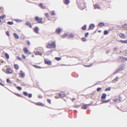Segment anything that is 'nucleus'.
<instances>
[{
	"mask_svg": "<svg viewBox=\"0 0 127 127\" xmlns=\"http://www.w3.org/2000/svg\"><path fill=\"white\" fill-rule=\"evenodd\" d=\"M76 2L78 7L81 9L83 10L86 8V4L78 0L76 1Z\"/></svg>",
	"mask_w": 127,
	"mask_h": 127,
	"instance_id": "1",
	"label": "nucleus"
},
{
	"mask_svg": "<svg viewBox=\"0 0 127 127\" xmlns=\"http://www.w3.org/2000/svg\"><path fill=\"white\" fill-rule=\"evenodd\" d=\"M50 42H48L46 46L48 48H54L56 47V42L55 41L52 42L51 43H50Z\"/></svg>",
	"mask_w": 127,
	"mask_h": 127,
	"instance_id": "2",
	"label": "nucleus"
},
{
	"mask_svg": "<svg viewBox=\"0 0 127 127\" xmlns=\"http://www.w3.org/2000/svg\"><path fill=\"white\" fill-rule=\"evenodd\" d=\"M118 62H124L127 61V58L123 56H119L117 59Z\"/></svg>",
	"mask_w": 127,
	"mask_h": 127,
	"instance_id": "3",
	"label": "nucleus"
},
{
	"mask_svg": "<svg viewBox=\"0 0 127 127\" xmlns=\"http://www.w3.org/2000/svg\"><path fill=\"white\" fill-rule=\"evenodd\" d=\"M35 20L38 22L39 23H42V20L43 19L42 18H39L38 16H36L35 17Z\"/></svg>",
	"mask_w": 127,
	"mask_h": 127,
	"instance_id": "4",
	"label": "nucleus"
},
{
	"mask_svg": "<svg viewBox=\"0 0 127 127\" xmlns=\"http://www.w3.org/2000/svg\"><path fill=\"white\" fill-rule=\"evenodd\" d=\"M125 65L124 64H121L119 66L118 68V69L120 71H121L124 70Z\"/></svg>",
	"mask_w": 127,
	"mask_h": 127,
	"instance_id": "5",
	"label": "nucleus"
},
{
	"mask_svg": "<svg viewBox=\"0 0 127 127\" xmlns=\"http://www.w3.org/2000/svg\"><path fill=\"white\" fill-rule=\"evenodd\" d=\"M45 63L46 64L49 65H51V62L50 60H48L47 59H44Z\"/></svg>",
	"mask_w": 127,
	"mask_h": 127,
	"instance_id": "6",
	"label": "nucleus"
},
{
	"mask_svg": "<svg viewBox=\"0 0 127 127\" xmlns=\"http://www.w3.org/2000/svg\"><path fill=\"white\" fill-rule=\"evenodd\" d=\"M6 73L8 74H11L12 73V70L9 68L7 67L6 69Z\"/></svg>",
	"mask_w": 127,
	"mask_h": 127,
	"instance_id": "7",
	"label": "nucleus"
},
{
	"mask_svg": "<svg viewBox=\"0 0 127 127\" xmlns=\"http://www.w3.org/2000/svg\"><path fill=\"white\" fill-rule=\"evenodd\" d=\"M19 74L22 78H23L25 76V73L22 70H20Z\"/></svg>",
	"mask_w": 127,
	"mask_h": 127,
	"instance_id": "8",
	"label": "nucleus"
},
{
	"mask_svg": "<svg viewBox=\"0 0 127 127\" xmlns=\"http://www.w3.org/2000/svg\"><path fill=\"white\" fill-rule=\"evenodd\" d=\"M107 96V95L105 93L102 94L101 97L102 100H104L106 99V97Z\"/></svg>",
	"mask_w": 127,
	"mask_h": 127,
	"instance_id": "9",
	"label": "nucleus"
},
{
	"mask_svg": "<svg viewBox=\"0 0 127 127\" xmlns=\"http://www.w3.org/2000/svg\"><path fill=\"white\" fill-rule=\"evenodd\" d=\"M39 29L38 27L36 26L33 29V31L35 32L36 33H39Z\"/></svg>",
	"mask_w": 127,
	"mask_h": 127,
	"instance_id": "10",
	"label": "nucleus"
},
{
	"mask_svg": "<svg viewBox=\"0 0 127 127\" xmlns=\"http://www.w3.org/2000/svg\"><path fill=\"white\" fill-rule=\"evenodd\" d=\"M95 25L94 24H90L88 28V30H90L91 29H93L95 27Z\"/></svg>",
	"mask_w": 127,
	"mask_h": 127,
	"instance_id": "11",
	"label": "nucleus"
},
{
	"mask_svg": "<svg viewBox=\"0 0 127 127\" xmlns=\"http://www.w3.org/2000/svg\"><path fill=\"white\" fill-rule=\"evenodd\" d=\"M35 104L36 105L41 106L42 107H44L45 106V105L43 103H42L40 102H38L35 103Z\"/></svg>",
	"mask_w": 127,
	"mask_h": 127,
	"instance_id": "12",
	"label": "nucleus"
},
{
	"mask_svg": "<svg viewBox=\"0 0 127 127\" xmlns=\"http://www.w3.org/2000/svg\"><path fill=\"white\" fill-rule=\"evenodd\" d=\"M119 36L121 38H126L127 36H126L125 34L122 33H120L119 34Z\"/></svg>",
	"mask_w": 127,
	"mask_h": 127,
	"instance_id": "13",
	"label": "nucleus"
},
{
	"mask_svg": "<svg viewBox=\"0 0 127 127\" xmlns=\"http://www.w3.org/2000/svg\"><path fill=\"white\" fill-rule=\"evenodd\" d=\"M59 95L60 97L62 98L64 97L65 96V94L64 93V92H60L59 93Z\"/></svg>",
	"mask_w": 127,
	"mask_h": 127,
	"instance_id": "14",
	"label": "nucleus"
},
{
	"mask_svg": "<svg viewBox=\"0 0 127 127\" xmlns=\"http://www.w3.org/2000/svg\"><path fill=\"white\" fill-rule=\"evenodd\" d=\"M61 29L60 28L58 27V28L56 29L55 32L57 34H59L61 33Z\"/></svg>",
	"mask_w": 127,
	"mask_h": 127,
	"instance_id": "15",
	"label": "nucleus"
},
{
	"mask_svg": "<svg viewBox=\"0 0 127 127\" xmlns=\"http://www.w3.org/2000/svg\"><path fill=\"white\" fill-rule=\"evenodd\" d=\"M13 35L16 39H18L19 38V36L16 33H13Z\"/></svg>",
	"mask_w": 127,
	"mask_h": 127,
	"instance_id": "16",
	"label": "nucleus"
},
{
	"mask_svg": "<svg viewBox=\"0 0 127 127\" xmlns=\"http://www.w3.org/2000/svg\"><path fill=\"white\" fill-rule=\"evenodd\" d=\"M25 25L27 26H29V27L31 28H32V26L31 25V23L28 21L26 22L25 24Z\"/></svg>",
	"mask_w": 127,
	"mask_h": 127,
	"instance_id": "17",
	"label": "nucleus"
},
{
	"mask_svg": "<svg viewBox=\"0 0 127 127\" xmlns=\"http://www.w3.org/2000/svg\"><path fill=\"white\" fill-rule=\"evenodd\" d=\"M87 104H85L82 105L81 107V108L84 109H86L87 108Z\"/></svg>",
	"mask_w": 127,
	"mask_h": 127,
	"instance_id": "18",
	"label": "nucleus"
},
{
	"mask_svg": "<svg viewBox=\"0 0 127 127\" xmlns=\"http://www.w3.org/2000/svg\"><path fill=\"white\" fill-rule=\"evenodd\" d=\"M94 8L95 9L98 8L99 9L100 8V7L97 4H94Z\"/></svg>",
	"mask_w": 127,
	"mask_h": 127,
	"instance_id": "19",
	"label": "nucleus"
},
{
	"mask_svg": "<svg viewBox=\"0 0 127 127\" xmlns=\"http://www.w3.org/2000/svg\"><path fill=\"white\" fill-rule=\"evenodd\" d=\"M105 25L104 23L101 22L99 23L98 25V26L99 27H101L102 26H104Z\"/></svg>",
	"mask_w": 127,
	"mask_h": 127,
	"instance_id": "20",
	"label": "nucleus"
},
{
	"mask_svg": "<svg viewBox=\"0 0 127 127\" xmlns=\"http://www.w3.org/2000/svg\"><path fill=\"white\" fill-rule=\"evenodd\" d=\"M39 6L42 9H45V6L43 5V4L41 3H40L39 4Z\"/></svg>",
	"mask_w": 127,
	"mask_h": 127,
	"instance_id": "21",
	"label": "nucleus"
},
{
	"mask_svg": "<svg viewBox=\"0 0 127 127\" xmlns=\"http://www.w3.org/2000/svg\"><path fill=\"white\" fill-rule=\"evenodd\" d=\"M64 3L66 4L67 5L70 2L69 0H64Z\"/></svg>",
	"mask_w": 127,
	"mask_h": 127,
	"instance_id": "22",
	"label": "nucleus"
},
{
	"mask_svg": "<svg viewBox=\"0 0 127 127\" xmlns=\"http://www.w3.org/2000/svg\"><path fill=\"white\" fill-rule=\"evenodd\" d=\"M118 41L122 43H127V40H119Z\"/></svg>",
	"mask_w": 127,
	"mask_h": 127,
	"instance_id": "23",
	"label": "nucleus"
},
{
	"mask_svg": "<svg viewBox=\"0 0 127 127\" xmlns=\"http://www.w3.org/2000/svg\"><path fill=\"white\" fill-rule=\"evenodd\" d=\"M24 51L25 53L26 54H28L29 53V51L27 47L24 48Z\"/></svg>",
	"mask_w": 127,
	"mask_h": 127,
	"instance_id": "24",
	"label": "nucleus"
},
{
	"mask_svg": "<svg viewBox=\"0 0 127 127\" xmlns=\"http://www.w3.org/2000/svg\"><path fill=\"white\" fill-rule=\"evenodd\" d=\"M35 53L36 55H38L41 56L42 55V54L38 51H36V52Z\"/></svg>",
	"mask_w": 127,
	"mask_h": 127,
	"instance_id": "25",
	"label": "nucleus"
},
{
	"mask_svg": "<svg viewBox=\"0 0 127 127\" xmlns=\"http://www.w3.org/2000/svg\"><path fill=\"white\" fill-rule=\"evenodd\" d=\"M14 68L16 69L17 70L19 68V66L17 64H15L14 65Z\"/></svg>",
	"mask_w": 127,
	"mask_h": 127,
	"instance_id": "26",
	"label": "nucleus"
},
{
	"mask_svg": "<svg viewBox=\"0 0 127 127\" xmlns=\"http://www.w3.org/2000/svg\"><path fill=\"white\" fill-rule=\"evenodd\" d=\"M13 94L15 95H16L18 96H19V97H21L22 98L24 97L23 96H22V95L21 94H20L18 93H14Z\"/></svg>",
	"mask_w": 127,
	"mask_h": 127,
	"instance_id": "27",
	"label": "nucleus"
},
{
	"mask_svg": "<svg viewBox=\"0 0 127 127\" xmlns=\"http://www.w3.org/2000/svg\"><path fill=\"white\" fill-rule=\"evenodd\" d=\"M50 13L52 16L55 15H56V14L55 13V11L54 10L51 11L50 12Z\"/></svg>",
	"mask_w": 127,
	"mask_h": 127,
	"instance_id": "28",
	"label": "nucleus"
},
{
	"mask_svg": "<svg viewBox=\"0 0 127 127\" xmlns=\"http://www.w3.org/2000/svg\"><path fill=\"white\" fill-rule=\"evenodd\" d=\"M110 101L109 99H108L107 100H103L102 101V102L101 103V104H102L103 103H107L109 102Z\"/></svg>",
	"mask_w": 127,
	"mask_h": 127,
	"instance_id": "29",
	"label": "nucleus"
},
{
	"mask_svg": "<svg viewBox=\"0 0 127 127\" xmlns=\"http://www.w3.org/2000/svg\"><path fill=\"white\" fill-rule=\"evenodd\" d=\"M87 25H85L81 28V29L83 30H85L86 29Z\"/></svg>",
	"mask_w": 127,
	"mask_h": 127,
	"instance_id": "30",
	"label": "nucleus"
},
{
	"mask_svg": "<svg viewBox=\"0 0 127 127\" xmlns=\"http://www.w3.org/2000/svg\"><path fill=\"white\" fill-rule=\"evenodd\" d=\"M5 56L6 58L8 59L9 58V54L6 53H5Z\"/></svg>",
	"mask_w": 127,
	"mask_h": 127,
	"instance_id": "31",
	"label": "nucleus"
},
{
	"mask_svg": "<svg viewBox=\"0 0 127 127\" xmlns=\"http://www.w3.org/2000/svg\"><path fill=\"white\" fill-rule=\"evenodd\" d=\"M68 34L67 33H66L63 35L62 37L63 38H64L65 36H68Z\"/></svg>",
	"mask_w": 127,
	"mask_h": 127,
	"instance_id": "32",
	"label": "nucleus"
},
{
	"mask_svg": "<svg viewBox=\"0 0 127 127\" xmlns=\"http://www.w3.org/2000/svg\"><path fill=\"white\" fill-rule=\"evenodd\" d=\"M61 58L60 57H56L55 58V59L58 61H59L61 59Z\"/></svg>",
	"mask_w": 127,
	"mask_h": 127,
	"instance_id": "33",
	"label": "nucleus"
},
{
	"mask_svg": "<svg viewBox=\"0 0 127 127\" xmlns=\"http://www.w3.org/2000/svg\"><path fill=\"white\" fill-rule=\"evenodd\" d=\"M109 33V32L108 30H106L104 32V34L105 35H106L108 34Z\"/></svg>",
	"mask_w": 127,
	"mask_h": 127,
	"instance_id": "34",
	"label": "nucleus"
},
{
	"mask_svg": "<svg viewBox=\"0 0 127 127\" xmlns=\"http://www.w3.org/2000/svg\"><path fill=\"white\" fill-rule=\"evenodd\" d=\"M23 94L25 96H27L28 95V93L26 92H24L23 93Z\"/></svg>",
	"mask_w": 127,
	"mask_h": 127,
	"instance_id": "35",
	"label": "nucleus"
},
{
	"mask_svg": "<svg viewBox=\"0 0 127 127\" xmlns=\"http://www.w3.org/2000/svg\"><path fill=\"white\" fill-rule=\"evenodd\" d=\"M6 15L5 14H3L2 15H1L0 16V18L1 19H4V18L5 17Z\"/></svg>",
	"mask_w": 127,
	"mask_h": 127,
	"instance_id": "36",
	"label": "nucleus"
},
{
	"mask_svg": "<svg viewBox=\"0 0 127 127\" xmlns=\"http://www.w3.org/2000/svg\"><path fill=\"white\" fill-rule=\"evenodd\" d=\"M81 40L83 42H85L87 41L86 38L85 37H83L81 39Z\"/></svg>",
	"mask_w": 127,
	"mask_h": 127,
	"instance_id": "37",
	"label": "nucleus"
},
{
	"mask_svg": "<svg viewBox=\"0 0 127 127\" xmlns=\"http://www.w3.org/2000/svg\"><path fill=\"white\" fill-rule=\"evenodd\" d=\"M7 24L10 25H12L13 24V23L12 21H8L7 22Z\"/></svg>",
	"mask_w": 127,
	"mask_h": 127,
	"instance_id": "38",
	"label": "nucleus"
},
{
	"mask_svg": "<svg viewBox=\"0 0 127 127\" xmlns=\"http://www.w3.org/2000/svg\"><path fill=\"white\" fill-rule=\"evenodd\" d=\"M33 66H34V67L37 68H41L42 67L39 66H37L36 65H33Z\"/></svg>",
	"mask_w": 127,
	"mask_h": 127,
	"instance_id": "39",
	"label": "nucleus"
},
{
	"mask_svg": "<svg viewBox=\"0 0 127 127\" xmlns=\"http://www.w3.org/2000/svg\"><path fill=\"white\" fill-rule=\"evenodd\" d=\"M111 90V88L110 87H107L105 89V91H110Z\"/></svg>",
	"mask_w": 127,
	"mask_h": 127,
	"instance_id": "40",
	"label": "nucleus"
},
{
	"mask_svg": "<svg viewBox=\"0 0 127 127\" xmlns=\"http://www.w3.org/2000/svg\"><path fill=\"white\" fill-rule=\"evenodd\" d=\"M16 88L19 90L21 91L22 89V88L19 86H17L16 87Z\"/></svg>",
	"mask_w": 127,
	"mask_h": 127,
	"instance_id": "41",
	"label": "nucleus"
},
{
	"mask_svg": "<svg viewBox=\"0 0 127 127\" xmlns=\"http://www.w3.org/2000/svg\"><path fill=\"white\" fill-rule=\"evenodd\" d=\"M6 81L8 83L10 84L11 83V81H10V79L8 78H7V79H6Z\"/></svg>",
	"mask_w": 127,
	"mask_h": 127,
	"instance_id": "42",
	"label": "nucleus"
},
{
	"mask_svg": "<svg viewBox=\"0 0 127 127\" xmlns=\"http://www.w3.org/2000/svg\"><path fill=\"white\" fill-rule=\"evenodd\" d=\"M120 71L118 69L117 70H116L114 73V74H116L118 72H119Z\"/></svg>",
	"mask_w": 127,
	"mask_h": 127,
	"instance_id": "43",
	"label": "nucleus"
},
{
	"mask_svg": "<svg viewBox=\"0 0 127 127\" xmlns=\"http://www.w3.org/2000/svg\"><path fill=\"white\" fill-rule=\"evenodd\" d=\"M101 90V88L100 87H98L97 88L96 90L98 92H99Z\"/></svg>",
	"mask_w": 127,
	"mask_h": 127,
	"instance_id": "44",
	"label": "nucleus"
},
{
	"mask_svg": "<svg viewBox=\"0 0 127 127\" xmlns=\"http://www.w3.org/2000/svg\"><path fill=\"white\" fill-rule=\"evenodd\" d=\"M89 34V33L88 32H87L85 33V36L86 37H87L88 36Z\"/></svg>",
	"mask_w": 127,
	"mask_h": 127,
	"instance_id": "45",
	"label": "nucleus"
},
{
	"mask_svg": "<svg viewBox=\"0 0 127 127\" xmlns=\"http://www.w3.org/2000/svg\"><path fill=\"white\" fill-rule=\"evenodd\" d=\"M45 15L46 17L49 18V15L48 13H47L45 14Z\"/></svg>",
	"mask_w": 127,
	"mask_h": 127,
	"instance_id": "46",
	"label": "nucleus"
},
{
	"mask_svg": "<svg viewBox=\"0 0 127 127\" xmlns=\"http://www.w3.org/2000/svg\"><path fill=\"white\" fill-rule=\"evenodd\" d=\"M28 97L29 98H31L32 97V94L31 93H30L28 94Z\"/></svg>",
	"mask_w": 127,
	"mask_h": 127,
	"instance_id": "47",
	"label": "nucleus"
},
{
	"mask_svg": "<svg viewBox=\"0 0 127 127\" xmlns=\"http://www.w3.org/2000/svg\"><path fill=\"white\" fill-rule=\"evenodd\" d=\"M47 101L50 104H51V100L50 99H47Z\"/></svg>",
	"mask_w": 127,
	"mask_h": 127,
	"instance_id": "48",
	"label": "nucleus"
},
{
	"mask_svg": "<svg viewBox=\"0 0 127 127\" xmlns=\"http://www.w3.org/2000/svg\"><path fill=\"white\" fill-rule=\"evenodd\" d=\"M38 97L39 98H43V96L40 94L38 95Z\"/></svg>",
	"mask_w": 127,
	"mask_h": 127,
	"instance_id": "49",
	"label": "nucleus"
},
{
	"mask_svg": "<svg viewBox=\"0 0 127 127\" xmlns=\"http://www.w3.org/2000/svg\"><path fill=\"white\" fill-rule=\"evenodd\" d=\"M15 21L18 22H22V20H19V19H14Z\"/></svg>",
	"mask_w": 127,
	"mask_h": 127,
	"instance_id": "50",
	"label": "nucleus"
},
{
	"mask_svg": "<svg viewBox=\"0 0 127 127\" xmlns=\"http://www.w3.org/2000/svg\"><path fill=\"white\" fill-rule=\"evenodd\" d=\"M17 58L18 60L20 61L21 60H22V58H21L19 56H17Z\"/></svg>",
	"mask_w": 127,
	"mask_h": 127,
	"instance_id": "51",
	"label": "nucleus"
},
{
	"mask_svg": "<svg viewBox=\"0 0 127 127\" xmlns=\"http://www.w3.org/2000/svg\"><path fill=\"white\" fill-rule=\"evenodd\" d=\"M6 34L8 36H10V34H9V32L8 31H7L6 32Z\"/></svg>",
	"mask_w": 127,
	"mask_h": 127,
	"instance_id": "52",
	"label": "nucleus"
},
{
	"mask_svg": "<svg viewBox=\"0 0 127 127\" xmlns=\"http://www.w3.org/2000/svg\"><path fill=\"white\" fill-rule=\"evenodd\" d=\"M122 97L121 96L119 95V100L121 101V100Z\"/></svg>",
	"mask_w": 127,
	"mask_h": 127,
	"instance_id": "53",
	"label": "nucleus"
},
{
	"mask_svg": "<svg viewBox=\"0 0 127 127\" xmlns=\"http://www.w3.org/2000/svg\"><path fill=\"white\" fill-rule=\"evenodd\" d=\"M1 82V80H0V82ZM0 85L2 86H4V85L2 83V82H0Z\"/></svg>",
	"mask_w": 127,
	"mask_h": 127,
	"instance_id": "54",
	"label": "nucleus"
},
{
	"mask_svg": "<svg viewBox=\"0 0 127 127\" xmlns=\"http://www.w3.org/2000/svg\"><path fill=\"white\" fill-rule=\"evenodd\" d=\"M74 37V35L72 34H70L69 36V37L72 38Z\"/></svg>",
	"mask_w": 127,
	"mask_h": 127,
	"instance_id": "55",
	"label": "nucleus"
},
{
	"mask_svg": "<svg viewBox=\"0 0 127 127\" xmlns=\"http://www.w3.org/2000/svg\"><path fill=\"white\" fill-rule=\"evenodd\" d=\"M80 107V106L79 105H75V107L76 108H78L79 107Z\"/></svg>",
	"mask_w": 127,
	"mask_h": 127,
	"instance_id": "56",
	"label": "nucleus"
},
{
	"mask_svg": "<svg viewBox=\"0 0 127 127\" xmlns=\"http://www.w3.org/2000/svg\"><path fill=\"white\" fill-rule=\"evenodd\" d=\"M127 25V24H124L122 25V27H124L125 26H126Z\"/></svg>",
	"mask_w": 127,
	"mask_h": 127,
	"instance_id": "57",
	"label": "nucleus"
},
{
	"mask_svg": "<svg viewBox=\"0 0 127 127\" xmlns=\"http://www.w3.org/2000/svg\"><path fill=\"white\" fill-rule=\"evenodd\" d=\"M117 48L115 47L113 49V51H116L117 50Z\"/></svg>",
	"mask_w": 127,
	"mask_h": 127,
	"instance_id": "58",
	"label": "nucleus"
},
{
	"mask_svg": "<svg viewBox=\"0 0 127 127\" xmlns=\"http://www.w3.org/2000/svg\"><path fill=\"white\" fill-rule=\"evenodd\" d=\"M27 43L28 45H30V42L29 40L27 41Z\"/></svg>",
	"mask_w": 127,
	"mask_h": 127,
	"instance_id": "59",
	"label": "nucleus"
},
{
	"mask_svg": "<svg viewBox=\"0 0 127 127\" xmlns=\"http://www.w3.org/2000/svg\"><path fill=\"white\" fill-rule=\"evenodd\" d=\"M22 57L24 59H25L26 58V57L24 54H23L22 55Z\"/></svg>",
	"mask_w": 127,
	"mask_h": 127,
	"instance_id": "60",
	"label": "nucleus"
},
{
	"mask_svg": "<svg viewBox=\"0 0 127 127\" xmlns=\"http://www.w3.org/2000/svg\"><path fill=\"white\" fill-rule=\"evenodd\" d=\"M94 64V63H92L90 64L89 65H88L89 67L92 66Z\"/></svg>",
	"mask_w": 127,
	"mask_h": 127,
	"instance_id": "61",
	"label": "nucleus"
},
{
	"mask_svg": "<svg viewBox=\"0 0 127 127\" xmlns=\"http://www.w3.org/2000/svg\"><path fill=\"white\" fill-rule=\"evenodd\" d=\"M53 51V50H50L48 51L47 52V53H49V52H52Z\"/></svg>",
	"mask_w": 127,
	"mask_h": 127,
	"instance_id": "62",
	"label": "nucleus"
},
{
	"mask_svg": "<svg viewBox=\"0 0 127 127\" xmlns=\"http://www.w3.org/2000/svg\"><path fill=\"white\" fill-rule=\"evenodd\" d=\"M118 79V77H117L115 78L114 79L115 81H117Z\"/></svg>",
	"mask_w": 127,
	"mask_h": 127,
	"instance_id": "63",
	"label": "nucleus"
},
{
	"mask_svg": "<svg viewBox=\"0 0 127 127\" xmlns=\"http://www.w3.org/2000/svg\"><path fill=\"white\" fill-rule=\"evenodd\" d=\"M113 100L114 102H116L117 101V99L115 98V99H114Z\"/></svg>",
	"mask_w": 127,
	"mask_h": 127,
	"instance_id": "64",
	"label": "nucleus"
}]
</instances>
